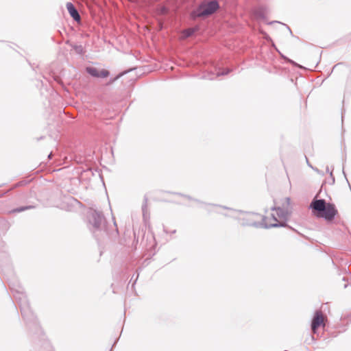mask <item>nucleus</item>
Returning a JSON list of instances; mask_svg holds the SVG:
<instances>
[{
    "label": "nucleus",
    "instance_id": "1",
    "mask_svg": "<svg viewBox=\"0 0 351 351\" xmlns=\"http://www.w3.org/2000/svg\"><path fill=\"white\" fill-rule=\"evenodd\" d=\"M310 206L316 217L324 218L328 221H332L338 214L335 205L327 203L324 199H314Z\"/></svg>",
    "mask_w": 351,
    "mask_h": 351
},
{
    "label": "nucleus",
    "instance_id": "6",
    "mask_svg": "<svg viewBox=\"0 0 351 351\" xmlns=\"http://www.w3.org/2000/svg\"><path fill=\"white\" fill-rule=\"evenodd\" d=\"M86 71L91 76L99 78H106L109 76L110 73L105 69H97L94 66H88L86 68Z\"/></svg>",
    "mask_w": 351,
    "mask_h": 351
},
{
    "label": "nucleus",
    "instance_id": "8",
    "mask_svg": "<svg viewBox=\"0 0 351 351\" xmlns=\"http://www.w3.org/2000/svg\"><path fill=\"white\" fill-rule=\"evenodd\" d=\"M197 28H189L182 32L180 38L184 40L186 38L192 36L196 31Z\"/></svg>",
    "mask_w": 351,
    "mask_h": 351
},
{
    "label": "nucleus",
    "instance_id": "9",
    "mask_svg": "<svg viewBox=\"0 0 351 351\" xmlns=\"http://www.w3.org/2000/svg\"><path fill=\"white\" fill-rule=\"evenodd\" d=\"M30 207H21V208H16V209H14L12 210L13 213H16V212H22L26 209H28Z\"/></svg>",
    "mask_w": 351,
    "mask_h": 351
},
{
    "label": "nucleus",
    "instance_id": "2",
    "mask_svg": "<svg viewBox=\"0 0 351 351\" xmlns=\"http://www.w3.org/2000/svg\"><path fill=\"white\" fill-rule=\"evenodd\" d=\"M287 220V214L281 208H274L263 217L265 228L284 226Z\"/></svg>",
    "mask_w": 351,
    "mask_h": 351
},
{
    "label": "nucleus",
    "instance_id": "3",
    "mask_svg": "<svg viewBox=\"0 0 351 351\" xmlns=\"http://www.w3.org/2000/svg\"><path fill=\"white\" fill-rule=\"evenodd\" d=\"M219 8L217 1L202 3L195 12V16H206L212 14Z\"/></svg>",
    "mask_w": 351,
    "mask_h": 351
},
{
    "label": "nucleus",
    "instance_id": "4",
    "mask_svg": "<svg viewBox=\"0 0 351 351\" xmlns=\"http://www.w3.org/2000/svg\"><path fill=\"white\" fill-rule=\"evenodd\" d=\"M326 322V316L322 311H317L312 320L311 329L324 328Z\"/></svg>",
    "mask_w": 351,
    "mask_h": 351
},
{
    "label": "nucleus",
    "instance_id": "5",
    "mask_svg": "<svg viewBox=\"0 0 351 351\" xmlns=\"http://www.w3.org/2000/svg\"><path fill=\"white\" fill-rule=\"evenodd\" d=\"M243 219L246 224L254 226H263V217L257 213H247L244 215Z\"/></svg>",
    "mask_w": 351,
    "mask_h": 351
},
{
    "label": "nucleus",
    "instance_id": "7",
    "mask_svg": "<svg viewBox=\"0 0 351 351\" xmlns=\"http://www.w3.org/2000/svg\"><path fill=\"white\" fill-rule=\"evenodd\" d=\"M66 8L70 14L71 16L76 21H79L80 20V16L77 12V10L75 9L74 5L72 3L68 2L66 3Z\"/></svg>",
    "mask_w": 351,
    "mask_h": 351
}]
</instances>
